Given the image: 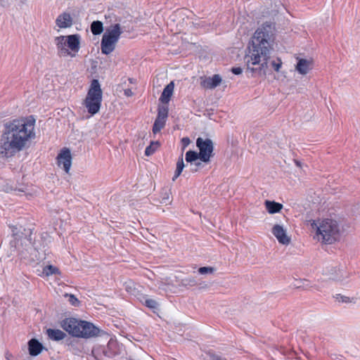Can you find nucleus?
Returning a JSON list of instances; mask_svg holds the SVG:
<instances>
[{"label": "nucleus", "instance_id": "obj_1", "mask_svg": "<svg viewBox=\"0 0 360 360\" xmlns=\"http://www.w3.org/2000/svg\"><path fill=\"white\" fill-rule=\"evenodd\" d=\"M274 26L265 22L255 31L245 57L247 70L255 76H266L270 58Z\"/></svg>", "mask_w": 360, "mask_h": 360}, {"label": "nucleus", "instance_id": "obj_2", "mask_svg": "<svg viewBox=\"0 0 360 360\" xmlns=\"http://www.w3.org/2000/svg\"><path fill=\"white\" fill-rule=\"evenodd\" d=\"M34 125L35 120L32 116L5 124V129L0 139L1 157L11 158L22 150L35 136Z\"/></svg>", "mask_w": 360, "mask_h": 360}, {"label": "nucleus", "instance_id": "obj_3", "mask_svg": "<svg viewBox=\"0 0 360 360\" xmlns=\"http://www.w3.org/2000/svg\"><path fill=\"white\" fill-rule=\"evenodd\" d=\"M60 326L72 336L85 339L100 336L103 332L91 322L75 318L63 319L60 323Z\"/></svg>", "mask_w": 360, "mask_h": 360}, {"label": "nucleus", "instance_id": "obj_4", "mask_svg": "<svg viewBox=\"0 0 360 360\" xmlns=\"http://www.w3.org/2000/svg\"><path fill=\"white\" fill-rule=\"evenodd\" d=\"M311 226L316 229V237L319 241L332 244L339 240L340 229L338 223L331 219H325L311 223Z\"/></svg>", "mask_w": 360, "mask_h": 360}, {"label": "nucleus", "instance_id": "obj_5", "mask_svg": "<svg viewBox=\"0 0 360 360\" xmlns=\"http://www.w3.org/2000/svg\"><path fill=\"white\" fill-rule=\"evenodd\" d=\"M57 54L60 57H75L80 49V36L77 34L55 37Z\"/></svg>", "mask_w": 360, "mask_h": 360}, {"label": "nucleus", "instance_id": "obj_6", "mask_svg": "<svg viewBox=\"0 0 360 360\" xmlns=\"http://www.w3.org/2000/svg\"><path fill=\"white\" fill-rule=\"evenodd\" d=\"M102 90L97 79L91 81L90 88L82 104L91 115H94L100 110L102 102Z\"/></svg>", "mask_w": 360, "mask_h": 360}, {"label": "nucleus", "instance_id": "obj_7", "mask_svg": "<svg viewBox=\"0 0 360 360\" xmlns=\"http://www.w3.org/2000/svg\"><path fill=\"white\" fill-rule=\"evenodd\" d=\"M122 33L120 24H115L106 30L101 43V51L103 54L108 55L115 50Z\"/></svg>", "mask_w": 360, "mask_h": 360}, {"label": "nucleus", "instance_id": "obj_8", "mask_svg": "<svg viewBox=\"0 0 360 360\" xmlns=\"http://www.w3.org/2000/svg\"><path fill=\"white\" fill-rule=\"evenodd\" d=\"M196 146L199 149L200 160L205 163L209 162L213 155L214 146L212 141L207 138L198 137L196 140Z\"/></svg>", "mask_w": 360, "mask_h": 360}, {"label": "nucleus", "instance_id": "obj_9", "mask_svg": "<svg viewBox=\"0 0 360 360\" xmlns=\"http://www.w3.org/2000/svg\"><path fill=\"white\" fill-rule=\"evenodd\" d=\"M168 107L166 105L159 106L158 109V116L155 120L153 127V132L154 134H157L162 129L164 128L166 122V120L168 116Z\"/></svg>", "mask_w": 360, "mask_h": 360}, {"label": "nucleus", "instance_id": "obj_10", "mask_svg": "<svg viewBox=\"0 0 360 360\" xmlns=\"http://www.w3.org/2000/svg\"><path fill=\"white\" fill-rule=\"evenodd\" d=\"M58 165L63 167L64 171L68 173L72 165V155L68 148H63L57 157Z\"/></svg>", "mask_w": 360, "mask_h": 360}, {"label": "nucleus", "instance_id": "obj_11", "mask_svg": "<svg viewBox=\"0 0 360 360\" xmlns=\"http://www.w3.org/2000/svg\"><path fill=\"white\" fill-rule=\"evenodd\" d=\"M297 62L295 65V70L302 75H306L314 68V63L311 59L297 58Z\"/></svg>", "mask_w": 360, "mask_h": 360}, {"label": "nucleus", "instance_id": "obj_12", "mask_svg": "<svg viewBox=\"0 0 360 360\" xmlns=\"http://www.w3.org/2000/svg\"><path fill=\"white\" fill-rule=\"evenodd\" d=\"M55 22L60 29L70 28L73 25V18L70 13L64 11L57 16Z\"/></svg>", "mask_w": 360, "mask_h": 360}, {"label": "nucleus", "instance_id": "obj_13", "mask_svg": "<svg viewBox=\"0 0 360 360\" xmlns=\"http://www.w3.org/2000/svg\"><path fill=\"white\" fill-rule=\"evenodd\" d=\"M271 232L279 243L282 245H288L290 243V238L287 236L286 231L282 226L279 224L274 225Z\"/></svg>", "mask_w": 360, "mask_h": 360}, {"label": "nucleus", "instance_id": "obj_14", "mask_svg": "<svg viewBox=\"0 0 360 360\" xmlns=\"http://www.w3.org/2000/svg\"><path fill=\"white\" fill-rule=\"evenodd\" d=\"M221 82V78L219 75L212 77H200V86L204 89H212L216 88Z\"/></svg>", "mask_w": 360, "mask_h": 360}, {"label": "nucleus", "instance_id": "obj_15", "mask_svg": "<svg viewBox=\"0 0 360 360\" xmlns=\"http://www.w3.org/2000/svg\"><path fill=\"white\" fill-rule=\"evenodd\" d=\"M28 351L30 355L36 356L39 355L44 349V346L35 338H32L28 341Z\"/></svg>", "mask_w": 360, "mask_h": 360}, {"label": "nucleus", "instance_id": "obj_16", "mask_svg": "<svg viewBox=\"0 0 360 360\" xmlns=\"http://www.w3.org/2000/svg\"><path fill=\"white\" fill-rule=\"evenodd\" d=\"M174 89V85L173 82H171L165 87L160 98V101L162 103L167 104L169 102L173 94Z\"/></svg>", "mask_w": 360, "mask_h": 360}, {"label": "nucleus", "instance_id": "obj_17", "mask_svg": "<svg viewBox=\"0 0 360 360\" xmlns=\"http://www.w3.org/2000/svg\"><path fill=\"white\" fill-rule=\"evenodd\" d=\"M46 334L50 340L53 341H60L66 337V334L59 329L48 328Z\"/></svg>", "mask_w": 360, "mask_h": 360}, {"label": "nucleus", "instance_id": "obj_18", "mask_svg": "<svg viewBox=\"0 0 360 360\" xmlns=\"http://www.w3.org/2000/svg\"><path fill=\"white\" fill-rule=\"evenodd\" d=\"M264 205L266 210L269 214L278 213L283 208L282 204L275 201L266 200Z\"/></svg>", "mask_w": 360, "mask_h": 360}, {"label": "nucleus", "instance_id": "obj_19", "mask_svg": "<svg viewBox=\"0 0 360 360\" xmlns=\"http://www.w3.org/2000/svg\"><path fill=\"white\" fill-rule=\"evenodd\" d=\"M199 153L193 151V150H188L186 153L185 159L187 162L193 163L195 167H198L201 165V163L199 162H197V160H200V155H198Z\"/></svg>", "mask_w": 360, "mask_h": 360}, {"label": "nucleus", "instance_id": "obj_20", "mask_svg": "<svg viewBox=\"0 0 360 360\" xmlns=\"http://www.w3.org/2000/svg\"><path fill=\"white\" fill-rule=\"evenodd\" d=\"M59 273V269L57 267L53 265H47L43 268L41 273L39 275L42 277H48L53 274H57Z\"/></svg>", "mask_w": 360, "mask_h": 360}, {"label": "nucleus", "instance_id": "obj_21", "mask_svg": "<svg viewBox=\"0 0 360 360\" xmlns=\"http://www.w3.org/2000/svg\"><path fill=\"white\" fill-rule=\"evenodd\" d=\"M184 168V160H183V155L181 154V155L179 158V160L176 162V171H175L174 175L172 178L173 181H175V179L179 176V175L182 172Z\"/></svg>", "mask_w": 360, "mask_h": 360}, {"label": "nucleus", "instance_id": "obj_22", "mask_svg": "<svg viewBox=\"0 0 360 360\" xmlns=\"http://www.w3.org/2000/svg\"><path fill=\"white\" fill-rule=\"evenodd\" d=\"M91 30L94 35L100 34L103 30V23L98 20L94 21L91 25Z\"/></svg>", "mask_w": 360, "mask_h": 360}, {"label": "nucleus", "instance_id": "obj_23", "mask_svg": "<svg viewBox=\"0 0 360 360\" xmlns=\"http://www.w3.org/2000/svg\"><path fill=\"white\" fill-rule=\"evenodd\" d=\"M159 146L160 143L158 141H152L150 144L146 147L145 150V155L147 156L153 155L157 150Z\"/></svg>", "mask_w": 360, "mask_h": 360}, {"label": "nucleus", "instance_id": "obj_24", "mask_svg": "<svg viewBox=\"0 0 360 360\" xmlns=\"http://www.w3.org/2000/svg\"><path fill=\"white\" fill-rule=\"evenodd\" d=\"M65 296L68 297V301L72 306L76 307L79 305V301L74 295L65 294Z\"/></svg>", "mask_w": 360, "mask_h": 360}, {"label": "nucleus", "instance_id": "obj_25", "mask_svg": "<svg viewBox=\"0 0 360 360\" xmlns=\"http://www.w3.org/2000/svg\"><path fill=\"white\" fill-rule=\"evenodd\" d=\"M214 271V269L210 266H203L198 269V272L200 274H211Z\"/></svg>", "mask_w": 360, "mask_h": 360}, {"label": "nucleus", "instance_id": "obj_26", "mask_svg": "<svg viewBox=\"0 0 360 360\" xmlns=\"http://www.w3.org/2000/svg\"><path fill=\"white\" fill-rule=\"evenodd\" d=\"M271 65L275 71L278 72L282 66V61L280 58L271 62Z\"/></svg>", "mask_w": 360, "mask_h": 360}, {"label": "nucleus", "instance_id": "obj_27", "mask_svg": "<svg viewBox=\"0 0 360 360\" xmlns=\"http://www.w3.org/2000/svg\"><path fill=\"white\" fill-rule=\"evenodd\" d=\"M146 305L150 309H156L158 304L155 300L148 299L146 300Z\"/></svg>", "mask_w": 360, "mask_h": 360}, {"label": "nucleus", "instance_id": "obj_28", "mask_svg": "<svg viewBox=\"0 0 360 360\" xmlns=\"http://www.w3.org/2000/svg\"><path fill=\"white\" fill-rule=\"evenodd\" d=\"M181 143H182L184 148L187 147L190 144L191 141H190L189 138L184 137L181 139Z\"/></svg>", "mask_w": 360, "mask_h": 360}, {"label": "nucleus", "instance_id": "obj_29", "mask_svg": "<svg viewBox=\"0 0 360 360\" xmlns=\"http://www.w3.org/2000/svg\"><path fill=\"white\" fill-rule=\"evenodd\" d=\"M231 72L234 74V75H240L243 72V70L240 67H236V68H233L231 69Z\"/></svg>", "mask_w": 360, "mask_h": 360}, {"label": "nucleus", "instance_id": "obj_30", "mask_svg": "<svg viewBox=\"0 0 360 360\" xmlns=\"http://www.w3.org/2000/svg\"><path fill=\"white\" fill-rule=\"evenodd\" d=\"M9 227L11 229L13 236H17L18 234V227L16 226L12 225Z\"/></svg>", "mask_w": 360, "mask_h": 360}, {"label": "nucleus", "instance_id": "obj_31", "mask_svg": "<svg viewBox=\"0 0 360 360\" xmlns=\"http://www.w3.org/2000/svg\"><path fill=\"white\" fill-rule=\"evenodd\" d=\"M124 95L126 96H131L133 95V92L130 89H126L124 91Z\"/></svg>", "mask_w": 360, "mask_h": 360}, {"label": "nucleus", "instance_id": "obj_32", "mask_svg": "<svg viewBox=\"0 0 360 360\" xmlns=\"http://www.w3.org/2000/svg\"><path fill=\"white\" fill-rule=\"evenodd\" d=\"M212 360H222L220 357L217 356H214Z\"/></svg>", "mask_w": 360, "mask_h": 360}, {"label": "nucleus", "instance_id": "obj_33", "mask_svg": "<svg viewBox=\"0 0 360 360\" xmlns=\"http://www.w3.org/2000/svg\"><path fill=\"white\" fill-rule=\"evenodd\" d=\"M92 354L95 356V358H96V359H97V356H96L95 355V354H94V350H92Z\"/></svg>", "mask_w": 360, "mask_h": 360}, {"label": "nucleus", "instance_id": "obj_34", "mask_svg": "<svg viewBox=\"0 0 360 360\" xmlns=\"http://www.w3.org/2000/svg\"><path fill=\"white\" fill-rule=\"evenodd\" d=\"M295 162L297 166H300V162L298 161H296Z\"/></svg>", "mask_w": 360, "mask_h": 360}]
</instances>
